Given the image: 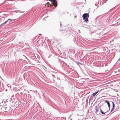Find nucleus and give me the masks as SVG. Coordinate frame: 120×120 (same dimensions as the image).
Wrapping results in <instances>:
<instances>
[{
	"label": "nucleus",
	"mask_w": 120,
	"mask_h": 120,
	"mask_svg": "<svg viewBox=\"0 0 120 120\" xmlns=\"http://www.w3.org/2000/svg\"><path fill=\"white\" fill-rule=\"evenodd\" d=\"M83 20L85 22H87L88 20V18L89 17L88 14L87 13H85L83 14L82 16Z\"/></svg>",
	"instance_id": "1"
},
{
	"label": "nucleus",
	"mask_w": 120,
	"mask_h": 120,
	"mask_svg": "<svg viewBox=\"0 0 120 120\" xmlns=\"http://www.w3.org/2000/svg\"><path fill=\"white\" fill-rule=\"evenodd\" d=\"M51 2H52L53 5H50V6H52L53 5L55 6V7H56L57 5V3L56 0H50Z\"/></svg>",
	"instance_id": "2"
},
{
	"label": "nucleus",
	"mask_w": 120,
	"mask_h": 120,
	"mask_svg": "<svg viewBox=\"0 0 120 120\" xmlns=\"http://www.w3.org/2000/svg\"><path fill=\"white\" fill-rule=\"evenodd\" d=\"M15 19H8V20H7V21H5V22H4L0 26H3L7 22H8V21L9 20H10V21H15Z\"/></svg>",
	"instance_id": "3"
},
{
	"label": "nucleus",
	"mask_w": 120,
	"mask_h": 120,
	"mask_svg": "<svg viewBox=\"0 0 120 120\" xmlns=\"http://www.w3.org/2000/svg\"><path fill=\"white\" fill-rule=\"evenodd\" d=\"M112 108L111 109V112H112V111L113 110V109L115 107V104L114 103V102H112Z\"/></svg>",
	"instance_id": "4"
},
{
	"label": "nucleus",
	"mask_w": 120,
	"mask_h": 120,
	"mask_svg": "<svg viewBox=\"0 0 120 120\" xmlns=\"http://www.w3.org/2000/svg\"><path fill=\"white\" fill-rule=\"evenodd\" d=\"M105 102L107 103L109 107L110 108V105L109 102L107 100H105Z\"/></svg>",
	"instance_id": "5"
},
{
	"label": "nucleus",
	"mask_w": 120,
	"mask_h": 120,
	"mask_svg": "<svg viewBox=\"0 0 120 120\" xmlns=\"http://www.w3.org/2000/svg\"><path fill=\"white\" fill-rule=\"evenodd\" d=\"M99 92V91L98 90V91H97V92H96L94 93H93L92 94V95L93 96H94L96 95L98 93V92Z\"/></svg>",
	"instance_id": "6"
},
{
	"label": "nucleus",
	"mask_w": 120,
	"mask_h": 120,
	"mask_svg": "<svg viewBox=\"0 0 120 120\" xmlns=\"http://www.w3.org/2000/svg\"><path fill=\"white\" fill-rule=\"evenodd\" d=\"M100 112H101V113L102 114H105L106 112H105V113H104V112L102 111V110L101 109H100Z\"/></svg>",
	"instance_id": "7"
},
{
	"label": "nucleus",
	"mask_w": 120,
	"mask_h": 120,
	"mask_svg": "<svg viewBox=\"0 0 120 120\" xmlns=\"http://www.w3.org/2000/svg\"><path fill=\"white\" fill-rule=\"evenodd\" d=\"M92 99V97L91 96L89 99V100H91Z\"/></svg>",
	"instance_id": "8"
},
{
	"label": "nucleus",
	"mask_w": 120,
	"mask_h": 120,
	"mask_svg": "<svg viewBox=\"0 0 120 120\" xmlns=\"http://www.w3.org/2000/svg\"><path fill=\"white\" fill-rule=\"evenodd\" d=\"M98 111V110L97 109H96V113H97Z\"/></svg>",
	"instance_id": "9"
},
{
	"label": "nucleus",
	"mask_w": 120,
	"mask_h": 120,
	"mask_svg": "<svg viewBox=\"0 0 120 120\" xmlns=\"http://www.w3.org/2000/svg\"><path fill=\"white\" fill-rule=\"evenodd\" d=\"M119 60H120V58L118 59V61H119Z\"/></svg>",
	"instance_id": "10"
},
{
	"label": "nucleus",
	"mask_w": 120,
	"mask_h": 120,
	"mask_svg": "<svg viewBox=\"0 0 120 120\" xmlns=\"http://www.w3.org/2000/svg\"><path fill=\"white\" fill-rule=\"evenodd\" d=\"M60 26H61V23H60Z\"/></svg>",
	"instance_id": "11"
}]
</instances>
